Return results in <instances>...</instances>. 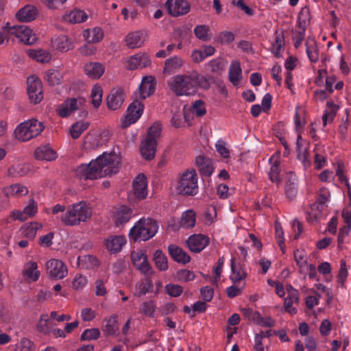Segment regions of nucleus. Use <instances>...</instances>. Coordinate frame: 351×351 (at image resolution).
Returning <instances> with one entry per match:
<instances>
[{"mask_svg": "<svg viewBox=\"0 0 351 351\" xmlns=\"http://www.w3.org/2000/svg\"><path fill=\"white\" fill-rule=\"evenodd\" d=\"M120 158L114 153L104 152L88 164H82L75 170L80 179L96 180L119 172Z\"/></svg>", "mask_w": 351, "mask_h": 351, "instance_id": "1", "label": "nucleus"}, {"mask_svg": "<svg viewBox=\"0 0 351 351\" xmlns=\"http://www.w3.org/2000/svg\"><path fill=\"white\" fill-rule=\"evenodd\" d=\"M171 90L178 96H189L196 93L197 88L208 89L210 84L207 79L197 73L176 75L168 82Z\"/></svg>", "mask_w": 351, "mask_h": 351, "instance_id": "2", "label": "nucleus"}, {"mask_svg": "<svg viewBox=\"0 0 351 351\" xmlns=\"http://www.w3.org/2000/svg\"><path fill=\"white\" fill-rule=\"evenodd\" d=\"M92 209L85 202H80L68 206L66 211L61 215L62 222L69 226L79 225L90 218Z\"/></svg>", "mask_w": 351, "mask_h": 351, "instance_id": "3", "label": "nucleus"}, {"mask_svg": "<svg viewBox=\"0 0 351 351\" xmlns=\"http://www.w3.org/2000/svg\"><path fill=\"white\" fill-rule=\"evenodd\" d=\"M156 221L151 218H142L130 229L129 237L133 241H148L158 232Z\"/></svg>", "mask_w": 351, "mask_h": 351, "instance_id": "4", "label": "nucleus"}, {"mask_svg": "<svg viewBox=\"0 0 351 351\" xmlns=\"http://www.w3.org/2000/svg\"><path fill=\"white\" fill-rule=\"evenodd\" d=\"M197 180L195 169H187L184 171L177 182L178 193L182 195H195L198 193Z\"/></svg>", "mask_w": 351, "mask_h": 351, "instance_id": "5", "label": "nucleus"}, {"mask_svg": "<svg viewBox=\"0 0 351 351\" xmlns=\"http://www.w3.org/2000/svg\"><path fill=\"white\" fill-rule=\"evenodd\" d=\"M44 128L42 122L32 119L19 125L15 129L14 134L18 140L25 142L38 136Z\"/></svg>", "mask_w": 351, "mask_h": 351, "instance_id": "6", "label": "nucleus"}, {"mask_svg": "<svg viewBox=\"0 0 351 351\" xmlns=\"http://www.w3.org/2000/svg\"><path fill=\"white\" fill-rule=\"evenodd\" d=\"M8 33L15 36L26 45H33L37 39L32 29L24 25L10 27Z\"/></svg>", "mask_w": 351, "mask_h": 351, "instance_id": "7", "label": "nucleus"}, {"mask_svg": "<svg viewBox=\"0 0 351 351\" xmlns=\"http://www.w3.org/2000/svg\"><path fill=\"white\" fill-rule=\"evenodd\" d=\"M143 110V104L138 100L134 101L128 108L127 114L122 120V127L128 128L136 123L141 117Z\"/></svg>", "mask_w": 351, "mask_h": 351, "instance_id": "8", "label": "nucleus"}, {"mask_svg": "<svg viewBox=\"0 0 351 351\" xmlns=\"http://www.w3.org/2000/svg\"><path fill=\"white\" fill-rule=\"evenodd\" d=\"M85 102V99L82 97L68 99L58 106V114L62 118L68 117L74 111L82 107Z\"/></svg>", "mask_w": 351, "mask_h": 351, "instance_id": "9", "label": "nucleus"}, {"mask_svg": "<svg viewBox=\"0 0 351 351\" xmlns=\"http://www.w3.org/2000/svg\"><path fill=\"white\" fill-rule=\"evenodd\" d=\"M27 83L29 100L35 104L40 103L43 99L41 81L38 77L32 75L27 78Z\"/></svg>", "mask_w": 351, "mask_h": 351, "instance_id": "10", "label": "nucleus"}, {"mask_svg": "<svg viewBox=\"0 0 351 351\" xmlns=\"http://www.w3.org/2000/svg\"><path fill=\"white\" fill-rule=\"evenodd\" d=\"M131 260L134 266L141 273L146 276L152 274V267L144 252L141 250L132 252L131 254Z\"/></svg>", "mask_w": 351, "mask_h": 351, "instance_id": "11", "label": "nucleus"}, {"mask_svg": "<svg viewBox=\"0 0 351 351\" xmlns=\"http://www.w3.org/2000/svg\"><path fill=\"white\" fill-rule=\"evenodd\" d=\"M165 7L173 16L185 15L190 12L191 5L186 0H167Z\"/></svg>", "mask_w": 351, "mask_h": 351, "instance_id": "12", "label": "nucleus"}, {"mask_svg": "<svg viewBox=\"0 0 351 351\" xmlns=\"http://www.w3.org/2000/svg\"><path fill=\"white\" fill-rule=\"evenodd\" d=\"M210 242L208 237L198 234L190 236L186 241L189 249L193 252H200Z\"/></svg>", "mask_w": 351, "mask_h": 351, "instance_id": "13", "label": "nucleus"}, {"mask_svg": "<svg viewBox=\"0 0 351 351\" xmlns=\"http://www.w3.org/2000/svg\"><path fill=\"white\" fill-rule=\"evenodd\" d=\"M230 279L234 285H238L247 277L244 264L241 262H236L234 257L230 260Z\"/></svg>", "mask_w": 351, "mask_h": 351, "instance_id": "14", "label": "nucleus"}, {"mask_svg": "<svg viewBox=\"0 0 351 351\" xmlns=\"http://www.w3.org/2000/svg\"><path fill=\"white\" fill-rule=\"evenodd\" d=\"M269 163L271 165L270 170L268 172L269 178L273 183L278 185L282 180L280 154L278 153L273 154L269 159Z\"/></svg>", "mask_w": 351, "mask_h": 351, "instance_id": "15", "label": "nucleus"}, {"mask_svg": "<svg viewBox=\"0 0 351 351\" xmlns=\"http://www.w3.org/2000/svg\"><path fill=\"white\" fill-rule=\"evenodd\" d=\"M49 275L55 278L62 279L67 274V268L64 263L58 259H51L47 263Z\"/></svg>", "mask_w": 351, "mask_h": 351, "instance_id": "16", "label": "nucleus"}, {"mask_svg": "<svg viewBox=\"0 0 351 351\" xmlns=\"http://www.w3.org/2000/svg\"><path fill=\"white\" fill-rule=\"evenodd\" d=\"M125 100L124 91L121 88H114L107 97V106L111 110L120 108Z\"/></svg>", "mask_w": 351, "mask_h": 351, "instance_id": "17", "label": "nucleus"}, {"mask_svg": "<svg viewBox=\"0 0 351 351\" xmlns=\"http://www.w3.org/2000/svg\"><path fill=\"white\" fill-rule=\"evenodd\" d=\"M134 195L138 199H143L147 195V181L144 174H139L133 181Z\"/></svg>", "mask_w": 351, "mask_h": 351, "instance_id": "18", "label": "nucleus"}, {"mask_svg": "<svg viewBox=\"0 0 351 351\" xmlns=\"http://www.w3.org/2000/svg\"><path fill=\"white\" fill-rule=\"evenodd\" d=\"M151 64V60L146 53H138L131 56L127 61L126 68L128 70H135L144 68Z\"/></svg>", "mask_w": 351, "mask_h": 351, "instance_id": "19", "label": "nucleus"}, {"mask_svg": "<svg viewBox=\"0 0 351 351\" xmlns=\"http://www.w3.org/2000/svg\"><path fill=\"white\" fill-rule=\"evenodd\" d=\"M37 204L34 200H31L30 203L24 208L23 210H14L11 212L10 216L14 220L24 221L27 217L34 216L37 213Z\"/></svg>", "mask_w": 351, "mask_h": 351, "instance_id": "20", "label": "nucleus"}, {"mask_svg": "<svg viewBox=\"0 0 351 351\" xmlns=\"http://www.w3.org/2000/svg\"><path fill=\"white\" fill-rule=\"evenodd\" d=\"M146 36L145 32L141 30L129 33L125 38L126 45L130 49L141 47L144 44Z\"/></svg>", "mask_w": 351, "mask_h": 351, "instance_id": "21", "label": "nucleus"}, {"mask_svg": "<svg viewBox=\"0 0 351 351\" xmlns=\"http://www.w3.org/2000/svg\"><path fill=\"white\" fill-rule=\"evenodd\" d=\"M184 61L178 56L167 58L164 62L163 73L171 75L178 71L183 66Z\"/></svg>", "mask_w": 351, "mask_h": 351, "instance_id": "22", "label": "nucleus"}, {"mask_svg": "<svg viewBox=\"0 0 351 351\" xmlns=\"http://www.w3.org/2000/svg\"><path fill=\"white\" fill-rule=\"evenodd\" d=\"M38 15L37 8L32 5H27L20 9L16 14V19L21 22H30Z\"/></svg>", "mask_w": 351, "mask_h": 351, "instance_id": "23", "label": "nucleus"}, {"mask_svg": "<svg viewBox=\"0 0 351 351\" xmlns=\"http://www.w3.org/2000/svg\"><path fill=\"white\" fill-rule=\"evenodd\" d=\"M242 79V69L240 62L232 61L228 69V80L234 86H238Z\"/></svg>", "mask_w": 351, "mask_h": 351, "instance_id": "24", "label": "nucleus"}, {"mask_svg": "<svg viewBox=\"0 0 351 351\" xmlns=\"http://www.w3.org/2000/svg\"><path fill=\"white\" fill-rule=\"evenodd\" d=\"M287 289L288 291V296L285 299V308L289 313L295 314L297 312V309L296 308L293 307V304L298 302L299 293L291 285H289Z\"/></svg>", "mask_w": 351, "mask_h": 351, "instance_id": "25", "label": "nucleus"}, {"mask_svg": "<svg viewBox=\"0 0 351 351\" xmlns=\"http://www.w3.org/2000/svg\"><path fill=\"white\" fill-rule=\"evenodd\" d=\"M171 257L176 262L186 264L191 261L190 256L181 247L170 245L168 247Z\"/></svg>", "mask_w": 351, "mask_h": 351, "instance_id": "26", "label": "nucleus"}, {"mask_svg": "<svg viewBox=\"0 0 351 351\" xmlns=\"http://www.w3.org/2000/svg\"><path fill=\"white\" fill-rule=\"evenodd\" d=\"M195 162L199 171L202 176L210 177L213 174L214 167L210 158L199 156L196 158Z\"/></svg>", "mask_w": 351, "mask_h": 351, "instance_id": "27", "label": "nucleus"}, {"mask_svg": "<svg viewBox=\"0 0 351 351\" xmlns=\"http://www.w3.org/2000/svg\"><path fill=\"white\" fill-rule=\"evenodd\" d=\"M51 45L53 49L62 52L67 51L74 47L71 40L64 35L53 38L51 40Z\"/></svg>", "mask_w": 351, "mask_h": 351, "instance_id": "28", "label": "nucleus"}, {"mask_svg": "<svg viewBox=\"0 0 351 351\" xmlns=\"http://www.w3.org/2000/svg\"><path fill=\"white\" fill-rule=\"evenodd\" d=\"M34 156L38 160H45L47 161L53 160L57 158L56 152L48 145L36 148L34 152Z\"/></svg>", "mask_w": 351, "mask_h": 351, "instance_id": "29", "label": "nucleus"}, {"mask_svg": "<svg viewBox=\"0 0 351 351\" xmlns=\"http://www.w3.org/2000/svg\"><path fill=\"white\" fill-rule=\"evenodd\" d=\"M85 73L92 79H99L104 72V66L99 62H89L84 65Z\"/></svg>", "mask_w": 351, "mask_h": 351, "instance_id": "30", "label": "nucleus"}, {"mask_svg": "<svg viewBox=\"0 0 351 351\" xmlns=\"http://www.w3.org/2000/svg\"><path fill=\"white\" fill-rule=\"evenodd\" d=\"M116 225L123 226L132 217V210L125 205H121L116 212Z\"/></svg>", "mask_w": 351, "mask_h": 351, "instance_id": "31", "label": "nucleus"}, {"mask_svg": "<svg viewBox=\"0 0 351 351\" xmlns=\"http://www.w3.org/2000/svg\"><path fill=\"white\" fill-rule=\"evenodd\" d=\"M155 90V84L154 78L152 76L143 77L139 86L140 96L145 99L150 96Z\"/></svg>", "mask_w": 351, "mask_h": 351, "instance_id": "32", "label": "nucleus"}, {"mask_svg": "<svg viewBox=\"0 0 351 351\" xmlns=\"http://www.w3.org/2000/svg\"><path fill=\"white\" fill-rule=\"evenodd\" d=\"M126 240L122 236H112L106 241V248L112 253H117L121 250L125 244Z\"/></svg>", "mask_w": 351, "mask_h": 351, "instance_id": "33", "label": "nucleus"}, {"mask_svg": "<svg viewBox=\"0 0 351 351\" xmlns=\"http://www.w3.org/2000/svg\"><path fill=\"white\" fill-rule=\"evenodd\" d=\"M141 154L142 156L147 160H152L156 154V143L154 142L153 143L150 141H148L147 139H144L141 142V148H140Z\"/></svg>", "mask_w": 351, "mask_h": 351, "instance_id": "34", "label": "nucleus"}, {"mask_svg": "<svg viewBox=\"0 0 351 351\" xmlns=\"http://www.w3.org/2000/svg\"><path fill=\"white\" fill-rule=\"evenodd\" d=\"M38 265L36 262L30 261L26 263L23 270V275L27 280L36 281L40 276V271H38Z\"/></svg>", "mask_w": 351, "mask_h": 351, "instance_id": "35", "label": "nucleus"}, {"mask_svg": "<svg viewBox=\"0 0 351 351\" xmlns=\"http://www.w3.org/2000/svg\"><path fill=\"white\" fill-rule=\"evenodd\" d=\"M42 228V224L38 222H30L24 224L21 232L22 234L29 240H32L36 235L37 231Z\"/></svg>", "mask_w": 351, "mask_h": 351, "instance_id": "36", "label": "nucleus"}, {"mask_svg": "<svg viewBox=\"0 0 351 351\" xmlns=\"http://www.w3.org/2000/svg\"><path fill=\"white\" fill-rule=\"evenodd\" d=\"M83 36L88 43H98L102 40L104 33L100 27L88 29L83 33Z\"/></svg>", "mask_w": 351, "mask_h": 351, "instance_id": "37", "label": "nucleus"}, {"mask_svg": "<svg viewBox=\"0 0 351 351\" xmlns=\"http://www.w3.org/2000/svg\"><path fill=\"white\" fill-rule=\"evenodd\" d=\"M3 192L7 197L10 195L21 197L27 195L28 193V189L23 185L15 184L4 188Z\"/></svg>", "mask_w": 351, "mask_h": 351, "instance_id": "38", "label": "nucleus"}, {"mask_svg": "<svg viewBox=\"0 0 351 351\" xmlns=\"http://www.w3.org/2000/svg\"><path fill=\"white\" fill-rule=\"evenodd\" d=\"M326 105L327 108L322 117L324 126L333 121L338 109L337 106L332 101H328Z\"/></svg>", "mask_w": 351, "mask_h": 351, "instance_id": "39", "label": "nucleus"}, {"mask_svg": "<svg viewBox=\"0 0 351 351\" xmlns=\"http://www.w3.org/2000/svg\"><path fill=\"white\" fill-rule=\"evenodd\" d=\"M285 45L284 34L276 31L275 33V40L271 45V51L274 53L276 58H280L281 56V51Z\"/></svg>", "mask_w": 351, "mask_h": 351, "instance_id": "40", "label": "nucleus"}, {"mask_svg": "<svg viewBox=\"0 0 351 351\" xmlns=\"http://www.w3.org/2000/svg\"><path fill=\"white\" fill-rule=\"evenodd\" d=\"M87 14L81 10H74L65 16L64 20L71 23H79L87 19Z\"/></svg>", "mask_w": 351, "mask_h": 351, "instance_id": "41", "label": "nucleus"}, {"mask_svg": "<svg viewBox=\"0 0 351 351\" xmlns=\"http://www.w3.org/2000/svg\"><path fill=\"white\" fill-rule=\"evenodd\" d=\"M30 58L43 63L48 62L51 60L50 53L44 49H30L28 51Z\"/></svg>", "mask_w": 351, "mask_h": 351, "instance_id": "42", "label": "nucleus"}, {"mask_svg": "<svg viewBox=\"0 0 351 351\" xmlns=\"http://www.w3.org/2000/svg\"><path fill=\"white\" fill-rule=\"evenodd\" d=\"M325 206L315 202L311 205L310 208L306 211L308 219L309 221H317L322 217V213L324 210Z\"/></svg>", "mask_w": 351, "mask_h": 351, "instance_id": "43", "label": "nucleus"}, {"mask_svg": "<svg viewBox=\"0 0 351 351\" xmlns=\"http://www.w3.org/2000/svg\"><path fill=\"white\" fill-rule=\"evenodd\" d=\"M194 34L200 40L206 42L211 39L210 27L206 25H198L194 28Z\"/></svg>", "mask_w": 351, "mask_h": 351, "instance_id": "44", "label": "nucleus"}, {"mask_svg": "<svg viewBox=\"0 0 351 351\" xmlns=\"http://www.w3.org/2000/svg\"><path fill=\"white\" fill-rule=\"evenodd\" d=\"M195 224V214L192 210H189L183 213L180 226L182 228H192Z\"/></svg>", "mask_w": 351, "mask_h": 351, "instance_id": "45", "label": "nucleus"}, {"mask_svg": "<svg viewBox=\"0 0 351 351\" xmlns=\"http://www.w3.org/2000/svg\"><path fill=\"white\" fill-rule=\"evenodd\" d=\"M89 123L87 121H77L72 125L70 129V134L73 138L77 139L80 135L88 129Z\"/></svg>", "mask_w": 351, "mask_h": 351, "instance_id": "46", "label": "nucleus"}, {"mask_svg": "<svg viewBox=\"0 0 351 351\" xmlns=\"http://www.w3.org/2000/svg\"><path fill=\"white\" fill-rule=\"evenodd\" d=\"M154 261L156 267L160 271L168 269V261L165 254L161 250H156L154 254Z\"/></svg>", "mask_w": 351, "mask_h": 351, "instance_id": "47", "label": "nucleus"}, {"mask_svg": "<svg viewBox=\"0 0 351 351\" xmlns=\"http://www.w3.org/2000/svg\"><path fill=\"white\" fill-rule=\"evenodd\" d=\"M51 322L49 319L47 314H43L40 317L39 322L37 324V329L43 334H49L52 331Z\"/></svg>", "mask_w": 351, "mask_h": 351, "instance_id": "48", "label": "nucleus"}, {"mask_svg": "<svg viewBox=\"0 0 351 351\" xmlns=\"http://www.w3.org/2000/svg\"><path fill=\"white\" fill-rule=\"evenodd\" d=\"M118 330V316L113 315L106 319L104 332L108 335H114Z\"/></svg>", "mask_w": 351, "mask_h": 351, "instance_id": "49", "label": "nucleus"}, {"mask_svg": "<svg viewBox=\"0 0 351 351\" xmlns=\"http://www.w3.org/2000/svg\"><path fill=\"white\" fill-rule=\"evenodd\" d=\"M311 19L310 10L308 7L302 8L298 15V27L299 28H306Z\"/></svg>", "mask_w": 351, "mask_h": 351, "instance_id": "50", "label": "nucleus"}, {"mask_svg": "<svg viewBox=\"0 0 351 351\" xmlns=\"http://www.w3.org/2000/svg\"><path fill=\"white\" fill-rule=\"evenodd\" d=\"M62 74L56 69L49 70L45 75V80L49 85L53 86L61 82Z\"/></svg>", "mask_w": 351, "mask_h": 351, "instance_id": "51", "label": "nucleus"}, {"mask_svg": "<svg viewBox=\"0 0 351 351\" xmlns=\"http://www.w3.org/2000/svg\"><path fill=\"white\" fill-rule=\"evenodd\" d=\"M152 287V282L149 278H146L144 281L136 284L137 291L134 295L140 297L148 293Z\"/></svg>", "mask_w": 351, "mask_h": 351, "instance_id": "52", "label": "nucleus"}, {"mask_svg": "<svg viewBox=\"0 0 351 351\" xmlns=\"http://www.w3.org/2000/svg\"><path fill=\"white\" fill-rule=\"evenodd\" d=\"M275 237L276 242L283 253L285 252L286 246L285 244L284 231L280 223H275Z\"/></svg>", "mask_w": 351, "mask_h": 351, "instance_id": "53", "label": "nucleus"}, {"mask_svg": "<svg viewBox=\"0 0 351 351\" xmlns=\"http://www.w3.org/2000/svg\"><path fill=\"white\" fill-rule=\"evenodd\" d=\"M160 125L159 124H154L148 129L145 139H147L148 141H151L152 143L154 142L157 143V138L160 137Z\"/></svg>", "mask_w": 351, "mask_h": 351, "instance_id": "54", "label": "nucleus"}, {"mask_svg": "<svg viewBox=\"0 0 351 351\" xmlns=\"http://www.w3.org/2000/svg\"><path fill=\"white\" fill-rule=\"evenodd\" d=\"M103 90L100 86H95L91 91L92 103L94 107L99 108L102 100Z\"/></svg>", "mask_w": 351, "mask_h": 351, "instance_id": "55", "label": "nucleus"}, {"mask_svg": "<svg viewBox=\"0 0 351 351\" xmlns=\"http://www.w3.org/2000/svg\"><path fill=\"white\" fill-rule=\"evenodd\" d=\"M306 51L309 60L311 62H316L319 59V54L313 43H306Z\"/></svg>", "mask_w": 351, "mask_h": 351, "instance_id": "56", "label": "nucleus"}, {"mask_svg": "<svg viewBox=\"0 0 351 351\" xmlns=\"http://www.w3.org/2000/svg\"><path fill=\"white\" fill-rule=\"evenodd\" d=\"M166 293L171 297H178L183 292V288L180 285L169 283L165 287Z\"/></svg>", "mask_w": 351, "mask_h": 351, "instance_id": "57", "label": "nucleus"}, {"mask_svg": "<svg viewBox=\"0 0 351 351\" xmlns=\"http://www.w3.org/2000/svg\"><path fill=\"white\" fill-rule=\"evenodd\" d=\"M225 259L223 256L218 258L216 266L213 267V273L215 274V278L211 280L213 284L217 283L220 279L222 269L224 265Z\"/></svg>", "mask_w": 351, "mask_h": 351, "instance_id": "58", "label": "nucleus"}, {"mask_svg": "<svg viewBox=\"0 0 351 351\" xmlns=\"http://www.w3.org/2000/svg\"><path fill=\"white\" fill-rule=\"evenodd\" d=\"M100 336V331L97 328L86 329L81 335L82 340H95Z\"/></svg>", "mask_w": 351, "mask_h": 351, "instance_id": "59", "label": "nucleus"}, {"mask_svg": "<svg viewBox=\"0 0 351 351\" xmlns=\"http://www.w3.org/2000/svg\"><path fill=\"white\" fill-rule=\"evenodd\" d=\"M195 274L188 269H180L177 272V278L180 281L189 282L195 279Z\"/></svg>", "mask_w": 351, "mask_h": 351, "instance_id": "60", "label": "nucleus"}, {"mask_svg": "<svg viewBox=\"0 0 351 351\" xmlns=\"http://www.w3.org/2000/svg\"><path fill=\"white\" fill-rule=\"evenodd\" d=\"M156 305L152 300L143 302L141 311L147 316L152 317L155 311Z\"/></svg>", "mask_w": 351, "mask_h": 351, "instance_id": "61", "label": "nucleus"}, {"mask_svg": "<svg viewBox=\"0 0 351 351\" xmlns=\"http://www.w3.org/2000/svg\"><path fill=\"white\" fill-rule=\"evenodd\" d=\"M193 112L197 117H202L206 113L204 103L202 100H196L192 105Z\"/></svg>", "mask_w": 351, "mask_h": 351, "instance_id": "62", "label": "nucleus"}, {"mask_svg": "<svg viewBox=\"0 0 351 351\" xmlns=\"http://www.w3.org/2000/svg\"><path fill=\"white\" fill-rule=\"evenodd\" d=\"M234 40V35L230 31L221 32L219 36L218 41L221 44H229Z\"/></svg>", "mask_w": 351, "mask_h": 351, "instance_id": "63", "label": "nucleus"}, {"mask_svg": "<svg viewBox=\"0 0 351 351\" xmlns=\"http://www.w3.org/2000/svg\"><path fill=\"white\" fill-rule=\"evenodd\" d=\"M33 343L27 338L21 339L17 345L19 351H32Z\"/></svg>", "mask_w": 351, "mask_h": 351, "instance_id": "64", "label": "nucleus"}]
</instances>
